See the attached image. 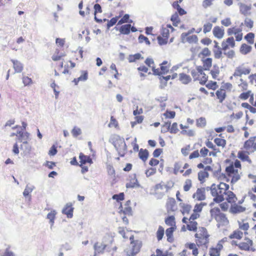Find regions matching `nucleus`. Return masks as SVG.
<instances>
[{
    "label": "nucleus",
    "mask_w": 256,
    "mask_h": 256,
    "mask_svg": "<svg viewBox=\"0 0 256 256\" xmlns=\"http://www.w3.org/2000/svg\"><path fill=\"white\" fill-rule=\"evenodd\" d=\"M198 56L203 62L204 66L205 68L198 66L196 68L192 70L191 74L194 80H199L201 84H204L208 80V77L204 72V70H206V67L208 66V48H204L199 54Z\"/></svg>",
    "instance_id": "1"
},
{
    "label": "nucleus",
    "mask_w": 256,
    "mask_h": 256,
    "mask_svg": "<svg viewBox=\"0 0 256 256\" xmlns=\"http://www.w3.org/2000/svg\"><path fill=\"white\" fill-rule=\"evenodd\" d=\"M66 54L63 48H56L55 50L51 53V58L52 60L54 62H60L59 64L58 65L56 64L58 68L60 70L64 67V68L62 72V73L64 74H68L69 68H72L76 66V64L71 60H69L70 63V66L68 64H65L64 66V58L66 56Z\"/></svg>",
    "instance_id": "2"
},
{
    "label": "nucleus",
    "mask_w": 256,
    "mask_h": 256,
    "mask_svg": "<svg viewBox=\"0 0 256 256\" xmlns=\"http://www.w3.org/2000/svg\"><path fill=\"white\" fill-rule=\"evenodd\" d=\"M229 185L224 182H220L219 184H212L209 190H210L212 195L214 197L213 201L220 203L224 200V194L229 188Z\"/></svg>",
    "instance_id": "3"
},
{
    "label": "nucleus",
    "mask_w": 256,
    "mask_h": 256,
    "mask_svg": "<svg viewBox=\"0 0 256 256\" xmlns=\"http://www.w3.org/2000/svg\"><path fill=\"white\" fill-rule=\"evenodd\" d=\"M171 187L166 184L164 182L156 184L152 189V194L156 198L161 199L169 192Z\"/></svg>",
    "instance_id": "4"
},
{
    "label": "nucleus",
    "mask_w": 256,
    "mask_h": 256,
    "mask_svg": "<svg viewBox=\"0 0 256 256\" xmlns=\"http://www.w3.org/2000/svg\"><path fill=\"white\" fill-rule=\"evenodd\" d=\"M131 246L126 249L124 252L128 256H135L138 254L142 246V242L140 240H134V236L130 238Z\"/></svg>",
    "instance_id": "5"
},
{
    "label": "nucleus",
    "mask_w": 256,
    "mask_h": 256,
    "mask_svg": "<svg viewBox=\"0 0 256 256\" xmlns=\"http://www.w3.org/2000/svg\"><path fill=\"white\" fill-rule=\"evenodd\" d=\"M174 28L170 24L163 26L160 30V34L158 36V43L160 45L166 44L170 37V34L173 32Z\"/></svg>",
    "instance_id": "6"
},
{
    "label": "nucleus",
    "mask_w": 256,
    "mask_h": 256,
    "mask_svg": "<svg viewBox=\"0 0 256 256\" xmlns=\"http://www.w3.org/2000/svg\"><path fill=\"white\" fill-rule=\"evenodd\" d=\"M189 164L188 163L183 164L182 162L178 161L174 164L173 168V172L175 174H177L178 173L182 174L183 176H188L192 172L191 168H188Z\"/></svg>",
    "instance_id": "7"
},
{
    "label": "nucleus",
    "mask_w": 256,
    "mask_h": 256,
    "mask_svg": "<svg viewBox=\"0 0 256 256\" xmlns=\"http://www.w3.org/2000/svg\"><path fill=\"white\" fill-rule=\"evenodd\" d=\"M195 236L196 238V243L198 246H204L206 248H207L208 234L206 228H200L198 232L195 234Z\"/></svg>",
    "instance_id": "8"
},
{
    "label": "nucleus",
    "mask_w": 256,
    "mask_h": 256,
    "mask_svg": "<svg viewBox=\"0 0 256 256\" xmlns=\"http://www.w3.org/2000/svg\"><path fill=\"white\" fill-rule=\"evenodd\" d=\"M114 145L120 156H124L126 152L127 148L124 139L118 138L114 142Z\"/></svg>",
    "instance_id": "9"
},
{
    "label": "nucleus",
    "mask_w": 256,
    "mask_h": 256,
    "mask_svg": "<svg viewBox=\"0 0 256 256\" xmlns=\"http://www.w3.org/2000/svg\"><path fill=\"white\" fill-rule=\"evenodd\" d=\"M207 164V159L203 161V163H200L197 165V167L200 168H204L203 170H200L198 172V179L201 184L206 182V179L208 177V166H204V164Z\"/></svg>",
    "instance_id": "10"
},
{
    "label": "nucleus",
    "mask_w": 256,
    "mask_h": 256,
    "mask_svg": "<svg viewBox=\"0 0 256 256\" xmlns=\"http://www.w3.org/2000/svg\"><path fill=\"white\" fill-rule=\"evenodd\" d=\"M211 216L212 218H214L217 222H220L224 224L227 222L228 219L225 214L220 212L218 208H214L210 211Z\"/></svg>",
    "instance_id": "11"
},
{
    "label": "nucleus",
    "mask_w": 256,
    "mask_h": 256,
    "mask_svg": "<svg viewBox=\"0 0 256 256\" xmlns=\"http://www.w3.org/2000/svg\"><path fill=\"white\" fill-rule=\"evenodd\" d=\"M166 208L168 213L174 212L178 210V206L174 198H168L166 203Z\"/></svg>",
    "instance_id": "12"
},
{
    "label": "nucleus",
    "mask_w": 256,
    "mask_h": 256,
    "mask_svg": "<svg viewBox=\"0 0 256 256\" xmlns=\"http://www.w3.org/2000/svg\"><path fill=\"white\" fill-rule=\"evenodd\" d=\"M170 68V64L167 61H164L160 64V68L154 69V74L158 76L165 74L168 72Z\"/></svg>",
    "instance_id": "13"
},
{
    "label": "nucleus",
    "mask_w": 256,
    "mask_h": 256,
    "mask_svg": "<svg viewBox=\"0 0 256 256\" xmlns=\"http://www.w3.org/2000/svg\"><path fill=\"white\" fill-rule=\"evenodd\" d=\"M119 31L121 34L127 35L130 34V31L136 32L137 29L134 26H132L130 24H126L122 25L119 28Z\"/></svg>",
    "instance_id": "14"
},
{
    "label": "nucleus",
    "mask_w": 256,
    "mask_h": 256,
    "mask_svg": "<svg viewBox=\"0 0 256 256\" xmlns=\"http://www.w3.org/2000/svg\"><path fill=\"white\" fill-rule=\"evenodd\" d=\"M88 78V72L87 70H82L80 71V76L74 79L72 82L75 85H78L80 82H85Z\"/></svg>",
    "instance_id": "15"
},
{
    "label": "nucleus",
    "mask_w": 256,
    "mask_h": 256,
    "mask_svg": "<svg viewBox=\"0 0 256 256\" xmlns=\"http://www.w3.org/2000/svg\"><path fill=\"white\" fill-rule=\"evenodd\" d=\"M250 72V68H243L242 66H239L236 68L233 74L234 76H241L242 74H248Z\"/></svg>",
    "instance_id": "16"
},
{
    "label": "nucleus",
    "mask_w": 256,
    "mask_h": 256,
    "mask_svg": "<svg viewBox=\"0 0 256 256\" xmlns=\"http://www.w3.org/2000/svg\"><path fill=\"white\" fill-rule=\"evenodd\" d=\"M74 208L71 203H68L62 209V212L68 218H72L73 216Z\"/></svg>",
    "instance_id": "17"
},
{
    "label": "nucleus",
    "mask_w": 256,
    "mask_h": 256,
    "mask_svg": "<svg viewBox=\"0 0 256 256\" xmlns=\"http://www.w3.org/2000/svg\"><path fill=\"white\" fill-rule=\"evenodd\" d=\"M193 197L198 200H202L205 199V188H198L195 194H194Z\"/></svg>",
    "instance_id": "18"
},
{
    "label": "nucleus",
    "mask_w": 256,
    "mask_h": 256,
    "mask_svg": "<svg viewBox=\"0 0 256 256\" xmlns=\"http://www.w3.org/2000/svg\"><path fill=\"white\" fill-rule=\"evenodd\" d=\"M106 245L99 242L95 243L94 245V255H98L104 252Z\"/></svg>",
    "instance_id": "19"
},
{
    "label": "nucleus",
    "mask_w": 256,
    "mask_h": 256,
    "mask_svg": "<svg viewBox=\"0 0 256 256\" xmlns=\"http://www.w3.org/2000/svg\"><path fill=\"white\" fill-rule=\"evenodd\" d=\"M226 196L224 199H226L228 203L235 202L237 200L236 194L232 191H226L224 194Z\"/></svg>",
    "instance_id": "20"
},
{
    "label": "nucleus",
    "mask_w": 256,
    "mask_h": 256,
    "mask_svg": "<svg viewBox=\"0 0 256 256\" xmlns=\"http://www.w3.org/2000/svg\"><path fill=\"white\" fill-rule=\"evenodd\" d=\"M138 186V182L135 174L130 176L128 182L126 184L127 188H134Z\"/></svg>",
    "instance_id": "21"
},
{
    "label": "nucleus",
    "mask_w": 256,
    "mask_h": 256,
    "mask_svg": "<svg viewBox=\"0 0 256 256\" xmlns=\"http://www.w3.org/2000/svg\"><path fill=\"white\" fill-rule=\"evenodd\" d=\"M176 230V227H170L166 230V234L167 237V240L170 242H172L174 240L173 234Z\"/></svg>",
    "instance_id": "22"
},
{
    "label": "nucleus",
    "mask_w": 256,
    "mask_h": 256,
    "mask_svg": "<svg viewBox=\"0 0 256 256\" xmlns=\"http://www.w3.org/2000/svg\"><path fill=\"white\" fill-rule=\"evenodd\" d=\"M179 205L181 208L180 211L183 214H189L192 210V206L190 204L182 202H180Z\"/></svg>",
    "instance_id": "23"
},
{
    "label": "nucleus",
    "mask_w": 256,
    "mask_h": 256,
    "mask_svg": "<svg viewBox=\"0 0 256 256\" xmlns=\"http://www.w3.org/2000/svg\"><path fill=\"white\" fill-rule=\"evenodd\" d=\"M213 34L215 37L220 39L223 38L224 35V30L217 26H215L212 30Z\"/></svg>",
    "instance_id": "24"
},
{
    "label": "nucleus",
    "mask_w": 256,
    "mask_h": 256,
    "mask_svg": "<svg viewBox=\"0 0 256 256\" xmlns=\"http://www.w3.org/2000/svg\"><path fill=\"white\" fill-rule=\"evenodd\" d=\"M11 62L13 64V68L15 70V72L20 73L23 70L22 64L17 60H12Z\"/></svg>",
    "instance_id": "25"
},
{
    "label": "nucleus",
    "mask_w": 256,
    "mask_h": 256,
    "mask_svg": "<svg viewBox=\"0 0 256 256\" xmlns=\"http://www.w3.org/2000/svg\"><path fill=\"white\" fill-rule=\"evenodd\" d=\"M79 158L80 159V163L82 165H84L86 163H89L92 164V160L90 156H86L82 153H80L79 156Z\"/></svg>",
    "instance_id": "26"
},
{
    "label": "nucleus",
    "mask_w": 256,
    "mask_h": 256,
    "mask_svg": "<svg viewBox=\"0 0 256 256\" xmlns=\"http://www.w3.org/2000/svg\"><path fill=\"white\" fill-rule=\"evenodd\" d=\"M179 80L183 84H186L192 81V78L188 74L182 72L179 74Z\"/></svg>",
    "instance_id": "27"
},
{
    "label": "nucleus",
    "mask_w": 256,
    "mask_h": 256,
    "mask_svg": "<svg viewBox=\"0 0 256 256\" xmlns=\"http://www.w3.org/2000/svg\"><path fill=\"white\" fill-rule=\"evenodd\" d=\"M246 209L245 207L235 204L231 206L230 212L232 214H238L244 212Z\"/></svg>",
    "instance_id": "28"
},
{
    "label": "nucleus",
    "mask_w": 256,
    "mask_h": 256,
    "mask_svg": "<svg viewBox=\"0 0 256 256\" xmlns=\"http://www.w3.org/2000/svg\"><path fill=\"white\" fill-rule=\"evenodd\" d=\"M256 136H252L248 140L244 142V148L246 150H250L252 146L253 147L256 140Z\"/></svg>",
    "instance_id": "29"
},
{
    "label": "nucleus",
    "mask_w": 256,
    "mask_h": 256,
    "mask_svg": "<svg viewBox=\"0 0 256 256\" xmlns=\"http://www.w3.org/2000/svg\"><path fill=\"white\" fill-rule=\"evenodd\" d=\"M140 76L144 78L146 76V74H150V72H148V69L144 66H141L138 68Z\"/></svg>",
    "instance_id": "30"
},
{
    "label": "nucleus",
    "mask_w": 256,
    "mask_h": 256,
    "mask_svg": "<svg viewBox=\"0 0 256 256\" xmlns=\"http://www.w3.org/2000/svg\"><path fill=\"white\" fill-rule=\"evenodd\" d=\"M148 152L146 149L140 148L138 152V156L143 162H145L148 156Z\"/></svg>",
    "instance_id": "31"
},
{
    "label": "nucleus",
    "mask_w": 256,
    "mask_h": 256,
    "mask_svg": "<svg viewBox=\"0 0 256 256\" xmlns=\"http://www.w3.org/2000/svg\"><path fill=\"white\" fill-rule=\"evenodd\" d=\"M216 94L217 98L219 100V102L220 103H222L226 98V92L223 89L218 90L216 92Z\"/></svg>",
    "instance_id": "32"
},
{
    "label": "nucleus",
    "mask_w": 256,
    "mask_h": 256,
    "mask_svg": "<svg viewBox=\"0 0 256 256\" xmlns=\"http://www.w3.org/2000/svg\"><path fill=\"white\" fill-rule=\"evenodd\" d=\"M164 222L166 225L170 226V227H176L175 218L174 216H168L165 218Z\"/></svg>",
    "instance_id": "33"
},
{
    "label": "nucleus",
    "mask_w": 256,
    "mask_h": 256,
    "mask_svg": "<svg viewBox=\"0 0 256 256\" xmlns=\"http://www.w3.org/2000/svg\"><path fill=\"white\" fill-rule=\"evenodd\" d=\"M252 47L250 46H248L246 44H243L241 45L240 48V52L242 54H246L250 52L252 50Z\"/></svg>",
    "instance_id": "34"
},
{
    "label": "nucleus",
    "mask_w": 256,
    "mask_h": 256,
    "mask_svg": "<svg viewBox=\"0 0 256 256\" xmlns=\"http://www.w3.org/2000/svg\"><path fill=\"white\" fill-rule=\"evenodd\" d=\"M123 14V12H121L118 16H116L114 18H112L107 23V27L110 28V27L114 25L116 22H118V19L122 17Z\"/></svg>",
    "instance_id": "35"
},
{
    "label": "nucleus",
    "mask_w": 256,
    "mask_h": 256,
    "mask_svg": "<svg viewBox=\"0 0 256 256\" xmlns=\"http://www.w3.org/2000/svg\"><path fill=\"white\" fill-rule=\"evenodd\" d=\"M185 246L186 248L192 250V254L194 256H196L198 254V250L195 244L188 242L185 244Z\"/></svg>",
    "instance_id": "36"
},
{
    "label": "nucleus",
    "mask_w": 256,
    "mask_h": 256,
    "mask_svg": "<svg viewBox=\"0 0 256 256\" xmlns=\"http://www.w3.org/2000/svg\"><path fill=\"white\" fill-rule=\"evenodd\" d=\"M238 170L234 169V164L232 163L230 166H226V172L228 176H231L234 173H237Z\"/></svg>",
    "instance_id": "37"
},
{
    "label": "nucleus",
    "mask_w": 256,
    "mask_h": 256,
    "mask_svg": "<svg viewBox=\"0 0 256 256\" xmlns=\"http://www.w3.org/2000/svg\"><path fill=\"white\" fill-rule=\"evenodd\" d=\"M251 9L250 6H247L244 4H241L240 6V12L242 14L245 16L250 14L249 11Z\"/></svg>",
    "instance_id": "38"
},
{
    "label": "nucleus",
    "mask_w": 256,
    "mask_h": 256,
    "mask_svg": "<svg viewBox=\"0 0 256 256\" xmlns=\"http://www.w3.org/2000/svg\"><path fill=\"white\" fill-rule=\"evenodd\" d=\"M156 253L151 254L150 256H172L171 252H168V251L164 252L159 248L156 250Z\"/></svg>",
    "instance_id": "39"
},
{
    "label": "nucleus",
    "mask_w": 256,
    "mask_h": 256,
    "mask_svg": "<svg viewBox=\"0 0 256 256\" xmlns=\"http://www.w3.org/2000/svg\"><path fill=\"white\" fill-rule=\"evenodd\" d=\"M166 124H168L170 133L176 134L178 132V124L176 122H174L172 125L170 122L166 123Z\"/></svg>",
    "instance_id": "40"
},
{
    "label": "nucleus",
    "mask_w": 256,
    "mask_h": 256,
    "mask_svg": "<svg viewBox=\"0 0 256 256\" xmlns=\"http://www.w3.org/2000/svg\"><path fill=\"white\" fill-rule=\"evenodd\" d=\"M164 228L161 226H158V230L156 232V236L158 241L162 240L164 236Z\"/></svg>",
    "instance_id": "41"
},
{
    "label": "nucleus",
    "mask_w": 256,
    "mask_h": 256,
    "mask_svg": "<svg viewBox=\"0 0 256 256\" xmlns=\"http://www.w3.org/2000/svg\"><path fill=\"white\" fill-rule=\"evenodd\" d=\"M238 156L242 161H247L249 163H251L252 162L251 160L249 158L248 156L244 152H238Z\"/></svg>",
    "instance_id": "42"
},
{
    "label": "nucleus",
    "mask_w": 256,
    "mask_h": 256,
    "mask_svg": "<svg viewBox=\"0 0 256 256\" xmlns=\"http://www.w3.org/2000/svg\"><path fill=\"white\" fill-rule=\"evenodd\" d=\"M173 8L176 9L180 16H182L186 14V12L182 8H180V6L178 4V1L174 2L172 4Z\"/></svg>",
    "instance_id": "43"
},
{
    "label": "nucleus",
    "mask_w": 256,
    "mask_h": 256,
    "mask_svg": "<svg viewBox=\"0 0 256 256\" xmlns=\"http://www.w3.org/2000/svg\"><path fill=\"white\" fill-rule=\"evenodd\" d=\"M142 58V55L140 53H136L134 54L129 55L128 60L130 62H133Z\"/></svg>",
    "instance_id": "44"
},
{
    "label": "nucleus",
    "mask_w": 256,
    "mask_h": 256,
    "mask_svg": "<svg viewBox=\"0 0 256 256\" xmlns=\"http://www.w3.org/2000/svg\"><path fill=\"white\" fill-rule=\"evenodd\" d=\"M189 223L187 224V228L190 231L195 232L197 230V222L195 221L189 220Z\"/></svg>",
    "instance_id": "45"
},
{
    "label": "nucleus",
    "mask_w": 256,
    "mask_h": 256,
    "mask_svg": "<svg viewBox=\"0 0 256 256\" xmlns=\"http://www.w3.org/2000/svg\"><path fill=\"white\" fill-rule=\"evenodd\" d=\"M108 126L109 128H118V122L114 116H110V120L108 124Z\"/></svg>",
    "instance_id": "46"
},
{
    "label": "nucleus",
    "mask_w": 256,
    "mask_h": 256,
    "mask_svg": "<svg viewBox=\"0 0 256 256\" xmlns=\"http://www.w3.org/2000/svg\"><path fill=\"white\" fill-rule=\"evenodd\" d=\"M242 234L243 233L242 232L238 230H234L233 233L229 236V238L230 239L237 238L240 240L242 238Z\"/></svg>",
    "instance_id": "47"
},
{
    "label": "nucleus",
    "mask_w": 256,
    "mask_h": 256,
    "mask_svg": "<svg viewBox=\"0 0 256 256\" xmlns=\"http://www.w3.org/2000/svg\"><path fill=\"white\" fill-rule=\"evenodd\" d=\"M254 34L252 32H249L244 36V39L248 43L252 44L254 42Z\"/></svg>",
    "instance_id": "48"
},
{
    "label": "nucleus",
    "mask_w": 256,
    "mask_h": 256,
    "mask_svg": "<svg viewBox=\"0 0 256 256\" xmlns=\"http://www.w3.org/2000/svg\"><path fill=\"white\" fill-rule=\"evenodd\" d=\"M135 121L131 122V125L132 127H134L135 125L138 124H140L144 120V116H137L134 117Z\"/></svg>",
    "instance_id": "49"
},
{
    "label": "nucleus",
    "mask_w": 256,
    "mask_h": 256,
    "mask_svg": "<svg viewBox=\"0 0 256 256\" xmlns=\"http://www.w3.org/2000/svg\"><path fill=\"white\" fill-rule=\"evenodd\" d=\"M171 20L173 22V24L175 26H177L178 24L180 22V19L177 13H175L172 14L170 18Z\"/></svg>",
    "instance_id": "50"
},
{
    "label": "nucleus",
    "mask_w": 256,
    "mask_h": 256,
    "mask_svg": "<svg viewBox=\"0 0 256 256\" xmlns=\"http://www.w3.org/2000/svg\"><path fill=\"white\" fill-rule=\"evenodd\" d=\"M56 212L54 210L50 211L47 215V218L50 220V222L52 224L54 223L55 219Z\"/></svg>",
    "instance_id": "51"
},
{
    "label": "nucleus",
    "mask_w": 256,
    "mask_h": 256,
    "mask_svg": "<svg viewBox=\"0 0 256 256\" xmlns=\"http://www.w3.org/2000/svg\"><path fill=\"white\" fill-rule=\"evenodd\" d=\"M164 116L166 118H174L176 116V112L174 111H169L166 110L164 114Z\"/></svg>",
    "instance_id": "52"
},
{
    "label": "nucleus",
    "mask_w": 256,
    "mask_h": 256,
    "mask_svg": "<svg viewBox=\"0 0 256 256\" xmlns=\"http://www.w3.org/2000/svg\"><path fill=\"white\" fill-rule=\"evenodd\" d=\"M180 133L183 135H186L188 136H192L194 135V130L192 129H186V130H182Z\"/></svg>",
    "instance_id": "53"
},
{
    "label": "nucleus",
    "mask_w": 256,
    "mask_h": 256,
    "mask_svg": "<svg viewBox=\"0 0 256 256\" xmlns=\"http://www.w3.org/2000/svg\"><path fill=\"white\" fill-rule=\"evenodd\" d=\"M138 40L140 43L145 42L148 45H150V44L148 38L143 34H140L139 36Z\"/></svg>",
    "instance_id": "54"
},
{
    "label": "nucleus",
    "mask_w": 256,
    "mask_h": 256,
    "mask_svg": "<svg viewBox=\"0 0 256 256\" xmlns=\"http://www.w3.org/2000/svg\"><path fill=\"white\" fill-rule=\"evenodd\" d=\"M230 177H232L230 184H234L240 178V176L239 174L238 171L237 172V173H234L232 174Z\"/></svg>",
    "instance_id": "55"
},
{
    "label": "nucleus",
    "mask_w": 256,
    "mask_h": 256,
    "mask_svg": "<svg viewBox=\"0 0 256 256\" xmlns=\"http://www.w3.org/2000/svg\"><path fill=\"white\" fill-rule=\"evenodd\" d=\"M214 142L216 144L219 146L224 147L226 144V140L220 138H216Z\"/></svg>",
    "instance_id": "56"
},
{
    "label": "nucleus",
    "mask_w": 256,
    "mask_h": 256,
    "mask_svg": "<svg viewBox=\"0 0 256 256\" xmlns=\"http://www.w3.org/2000/svg\"><path fill=\"white\" fill-rule=\"evenodd\" d=\"M130 204V200L127 201L126 204V206L122 210L124 214H128V215H130V214H132V210L131 207L129 206Z\"/></svg>",
    "instance_id": "57"
},
{
    "label": "nucleus",
    "mask_w": 256,
    "mask_h": 256,
    "mask_svg": "<svg viewBox=\"0 0 256 256\" xmlns=\"http://www.w3.org/2000/svg\"><path fill=\"white\" fill-rule=\"evenodd\" d=\"M192 186V182L190 179H187L184 182V190L185 192L188 191Z\"/></svg>",
    "instance_id": "58"
},
{
    "label": "nucleus",
    "mask_w": 256,
    "mask_h": 256,
    "mask_svg": "<svg viewBox=\"0 0 256 256\" xmlns=\"http://www.w3.org/2000/svg\"><path fill=\"white\" fill-rule=\"evenodd\" d=\"M206 120L203 118H200L196 120V126L198 127L202 128L206 125Z\"/></svg>",
    "instance_id": "59"
},
{
    "label": "nucleus",
    "mask_w": 256,
    "mask_h": 256,
    "mask_svg": "<svg viewBox=\"0 0 256 256\" xmlns=\"http://www.w3.org/2000/svg\"><path fill=\"white\" fill-rule=\"evenodd\" d=\"M129 19L130 16L128 14H126L120 20H118V24L120 25L124 23L128 22H129Z\"/></svg>",
    "instance_id": "60"
},
{
    "label": "nucleus",
    "mask_w": 256,
    "mask_h": 256,
    "mask_svg": "<svg viewBox=\"0 0 256 256\" xmlns=\"http://www.w3.org/2000/svg\"><path fill=\"white\" fill-rule=\"evenodd\" d=\"M244 24L246 27L251 29L253 27L254 22L250 18H246L244 20Z\"/></svg>",
    "instance_id": "61"
},
{
    "label": "nucleus",
    "mask_w": 256,
    "mask_h": 256,
    "mask_svg": "<svg viewBox=\"0 0 256 256\" xmlns=\"http://www.w3.org/2000/svg\"><path fill=\"white\" fill-rule=\"evenodd\" d=\"M124 192H120L118 194H114L112 196V198L114 200H116L118 202H120L124 200Z\"/></svg>",
    "instance_id": "62"
},
{
    "label": "nucleus",
    "mask_w": 256,
    "mask_h": 256,
    "mask_svg": "<svg viewBox=\"0 0 256 256\" xmlns=\"http://www.w3.org/2000/svg\"><path fill=\"white\" fill-rule=\"evenodd\" d=\"M190 150V145L186 146L181 149V152L184 156H187Z\"/></svg>",
    "instance_id": "63"
},
{
    "label": "nucleus",
    "mask_w": 256,
    "mask_h": 256,
    "mask_svg": "<svg viewBox=\"0 0 256 256\" xmlns=\"http://www.w3.org/2000/svg\"><path fill=\"white\" fill-rule=\"evenodd\" d=\"M209 255L210 256H220V252L216 250L214 248H211L209 252Z\"/></svg>",
    "instance_id": "64"
}]
</instances>
